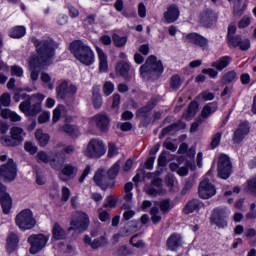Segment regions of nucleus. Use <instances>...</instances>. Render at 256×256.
<instances>
[{
  "instance_id": "nucleus-1",
  "label": "nucleus",
  "mask_w": 256,
  "mask_h": 256,
  "mask_svg": "<svg viewBox=\"0 0 256 256\" xmlns=\"http://www.w3.org/2000/svg\"><path fill=\"white\" fill-rule=\"evenodd\" d=\"M32 43H34L37 51V56H31L29 60L30 67V79L35 83L39 79V73L41 67H46V65H51L53 57H55V49H57V44L53 40H39L37 38H32Z\"/></svg>"
},
{
  "instance_id": "nucleus-2",
  "label": "nucleus",
  "mask_w": 256,
  "mask_h": 256,
  "mask_svg": "<svg viewBox=\"0 0 256 256\" xmlns=\"http://www.w3.org/2000/svg\"><path fill=\"white\" fill-rule=\"evenodd\" d=\"M70 51L83 65H93L95 62V54L93 50L81 40H76L70 44Z\"/></svg>"
},
{
  "instance_id": "nucleus-3",
  "label": "nucleus",
  "mask_w": 256,
  "mask_h": 256,
  "mask_svg": "<svg viewBox=\"0 0 256 256\" xmlns=\"http://www.w3.org/2000/svg\"><path fill=\"white\" fill-rule=\"evenodd\" d=\"M163 62L157 60V57L151 55L147 58L146 62L140 67L141 77H161L163 75Z\"/></svg>"
},
{
  "instance_id": "nucleus-4",
  "label": "nucleus",
  "mask_w": 256,
  "mask_h": 256,
  "mask_svg": "<svg viewBox=\"0 0 256 256\" xmlns=\"http://www.w3.org/2000/svg\"><path fill=\"white\" fill-rule=\"evenodd\" d=\"M105 153H107L105 143H103V140L95 138L88 142V145L84 150V155L85 157H88V159H101Z\"/></svg>"
},
{
  "instance_id": "nucleus-5",
  "label": "nucleus",
  "mask_w": 256,
  "mask_h": 256,
  "mask_svg": "<svg viewBox=\"0 0 256 256\" xmlns=\"http://www.w3.org/2000/svg\"><path fill=\"white\" fill-rule=\"evenodd\" d=\"M15 223L21 231L33 229L37 225V221L33 217L31 209H24L15 218Z\"/></svg>"
},
{
  "instance_id": "nucleus-6",
  "label": "nucleus",
  "mask_w": 256,
  "mask_h": 256,
  "mask_svg": "<svg viewBox=\"0 0 256 256\" xmlns=\"http://www.w3.org/2000/svg\"><path fill=\"white\" fill-rule=\"evenodd\" d=\"M56 93L59 99H73L77 95V86L67 80H62L56 88Z\"/></svg>"
},
{
  "instance_id": "nucleus-7",
  "label": "nucleus",
  "mask_w": 256,
  "mask_h": 256,
  "mask_svg": "<svg viewBox=\"0 0 256 256\" xmlns=\"http://www.w3.org/2000/svg\"><path fill=\"white\" fill-rule=\"evenodd\" d=\"M49 241V237L44 234H32L28 237V243H30V253L31 255H37L39 251L45 249L47 242Z\"/></svg>"
},
{
  "instance_id": "nucleus-8",
  "label": "nucleus",
  "mask_w": 256,
  "mask_h": 256,
  "mask_svg": "<svg viewBox=\"0 0 256 256\" xmlns=\"http://www.w3.org/2000/svg\"><path fill=\"white\" fill-rule=\"evenodd\" d=\"M70 225L68 231H79V233L87 231L90 225L89 215L85 212H78L77 219H72Z\"/></svg>"
},
{
  "instance_id": "nucleus-9",
  "label": "nucleus",
  "mask_w": 256,
  "mask_h": 256,
  "mask_svg": "<svg viewBox=\"0 0 256 256\" xmlns=\"http://www.w3.org/2000/svg\"><path fill=\"white\" fill-rule=\"evenodd\" d=\"M0 177L4 181H15L17 177V164L13 159H9L6 164L0 166Z\"/></svg>"
},
{
  "instance_id": "nucleus-10",
  "label": "nucleus",
  "mask_w": 256,
  "mask_h": 256,
  "mask_svg": "<svg viewBox=\"0 0 256 256\" xmlns=\"http://www.w3.org/2000/svg\"><path fill=\"white\" fill-rule=\"evenodd\" d=\"M227 217H229V210L227 208H215L212 212L210 220L217 227H227Z\"/></svg>"
},
{
  "instance_id": "nucleus-11",
  "label": "nucleus",
  "mask_w": 256,
  "mask_h": 256,
  "mask_svg": "<svg viewBox=\"0 0 256 256\" xmlns=\"http://www.w3.org/2000/svg\"><path fill=\"white\" fill-rule=\"evenodd\" d=\"M231 160L229 156L225 154H221L218 160V176L221 179H229L231 175Z\"/></svg>"
},
{
  "instance_id": "nucleus-12",
  "label": "nucleus",
  "mask_w": 256,
  "mask_h": 256,
  "mask_svg": "<svg viewBox=\"0 0 256 256\" xmlns=\"http://www.w3.org/2000/svg\"><path fill=\"white\" fill-rule=\"evenodd\" d=\"M19 109L26 115V117H36V115L41 113V103L36 102L31 105V99H27L20 103Z\"/></svg>"
},
{
  "instance_id": "nucleus-13",
  "label": "nucleus",
  "mask_w": 256,
  "mask_h": 256,
  "mask_svg": "<svg viewBox=\"0 0 256 256\" xmlns=\"http://www.w3.org/2000/svg\"><path fill=\"white\" fill-rule=\"evenodd\" d=\"M217 193L215 186L209 182V179L205 178L199 184L198 195L201 199H211Z\"/></svg>"
},
{
  "instance_id": "nucleus-14",
  "label": "nucleus",
  "mask_w": 256,
  "mask_h": 256,
  "mask_svg": "<svg viewBox=\"0 0 256 256\" xmlns=\"http://www.w3.org/2000/svg\"><path fill=\"white\" fill-rule=\"evenodd\" d=\"M185 43H191L192 45H197L203 51H207L209 48V40L197 33H190L184 38Z\"/></svg>"
},
{
  "instance_id": "nucleus-15",
  "label": "nucleus",
  "mask_w": 256,
  "mask_h": 256,
  "mask_svg": "<svg viewBox=\"0 0 256 256\" xmlns=\"http://www.w3.org/2000/svg\"><path fill=\"white\" fill-rule=\"evenodd\" d=\"M93 179L96 185L103 191H106V189H113V186L115 185L113 179L109 178V175L105 176V174H103V170H98Z\"/></svg>"
},
{
  "instance_id": "nucleus-16",
  "label": "nucleus",
  "mask_w": 256,
  "mask_h": 256,
  "mask_svg": "<svg viewBox=\"0 0 256 256\" xmlns=\"http://www.w3.org/2000/svg\"><path fill=\"white\" fill-rule=\"evenodd\" d=\"M6 191L7 188L0 182V203L2 205L3 213H5V215H9L11 207L13 205V200Z\"/></svg>"
},
{
  "instance_id": "nucleus-17",
  "label": "nucleus",
  "mask_w": 256,
  "mask_h": 256,
  "mask_svg": "<svg viewBox=\"0 0 256 256\" xmlns=\"http://www.w3.org/2000/svg\"><path fill=\"white\" fill-rule=\"evenodd\" d=\"M228 44L230 47H239L241 51H249L251 49V41L249 39L241 38V36H230L228 38Z\"/></svg>"
},
{
  "instance_id": "nucleus-18",
  "label": "nucleus",
  "mask_w": 256,
  "mask_h": 256,
  "mask_svg": "<svg viewBox=\"0 0 256 256\" xmlns=\"http://www.w3.org/2000/svg\"><path fill=\"white\" fill-rule=\"evenodd\" d=\"M249 131H251V128L247 122L240 123L237 129L234 131L232 137L233 142L237 144L241 143L243 139L249 135Z\"/></svg>"
},
{
  "instance_id": "nucleus-19",
  "label": "nucleus",
  "mask_w": 256,
  "mask_h": 256,
  "mask_svg": "<svg viewBox=\"0 0 256 256\" xmlns=\"http://www.w3.org/2000/svg\"><path fill=\"white\" fill-rule=\"evenodd\" d=\"M65 163V154L62 152L50 153V166L55 171H61Z\"/></svg>"
},
{
  "instance_id": "nucleus-20",
  "label": "nucleus",
  "mask_w": 256,
  "mask_h": 256,
  "mask_svg": "<svg viewBox=\"0 0 256 256\" xmlns=\"http://www.w3.org/2000/svg\"><path fill=\"white\" fill-rule=\"evenodd\" d=\"M83 241L85 245H89L91 249H99L101 247H107V245L109 244V241L105 236H100L99 238H96L92 241L89 235H85Z\"/></svg>"
},
{
  "instance_id": "nucleus-21",
  "label": "nucleus",
  "mask_w": 256,
  "mask_h": 256,
  "mask_svg": "<svg viewBox=\"0 0 256 256\" xmlns=\"http://www.w3.org/2000/svg\"><path fill=\"white\" fill-rule=\"evenodd\" d=\"M183 245V239L181 238V234H171L166 241V247L169 251H177L179 247Z\"/></svg>"
},
{
  "instance_id": "nucleus-22",
  "label": "nucleus",
  "mask_w": 256,
  "mask_h": 256,
  "mask_svg": "<svg viewBox=\"0 0 256 256\" xmlns=\"http://www.w3.org/2000/svg\"><path fill=\"white\" fill-rule=\"evenodd\" d=\"M92 121L95 122L96 126L100 129V131H108L110 120L107 115L97 114L94 117H92Z\"/></svg>"
},
{
  "instance_id": "nucleus-23",
  "label": "nucleus",
  "mask_w": 256,
  "mask_h": 256,
  "mask_svg": "<svg viewBox=\"0 0 256 256\" xmlns=\"http://www.w3.org/2000/svg\"><path fill=\"white\" fill-rule=\"evenodd\" d=\"M217 21V16L213 10H205L200 14V22L204 27H211Z\"/></svg>"
},
{
  "instance_id": "nucleus-24",
  "label": "nucleus",
  "mask_w": 256,
  "mask_h": 256,
  "mask_svg": "<svg viewBox=\"0 0 256 256\" xmlns=\"http://www.w3.org/2000/svg\"><path fill=\"white\" fill-rule=\"evenodd\" d=\"M166 23H175L179 19V8L175 5H170L164 13Z\"/></svg>"
},
{
  "instance_id": "nucleus-25",
  "label": "nucleus",
  "mask_w": 256,
  "mask_h": 256,
  "mask_svg": "<svg viewBox=\"0 0 256 256\" xmlns=\"http://www.w3.org/2000/svg\"><path fill=\"white\" fill-rule=\"evenodd\" d=\"M130 69L131 66H129V63L122 61L117 64L116 73L123 77L126 81H129L131 79V75H129Z\"/></svg>"
},
{
  "instance_id": "nucleus-26",
  "label": "nucleus",
  "mask_w": 256,
  "mask_h": 256,
  "mask_svg": "<svg viewBox=\"0 0 256 256\" xmlns=\"http://www.w3.org/2000/svg\"><path fill=\"white\" fill-rule=\"evenodd\" d=\"M229 63H231V57L222 56L218 60L212 62L211 67H214L217 71H223V69L229 67Z\"/></svg>"
},
{
  "instance_id": "nucleus-27",
  "label": "nucleus",
  "mask_w": 256,
  "mask_h": 256,
  "mask_svg": "<svg viewBox=\"0 0 256 256\" xmlns=\"http://www.w3.org/2000/svg\"><path fill=\"white\" fill-rule=\"evenodd\" d=\"M10 135L11 137L14 138V140L16 141V143L18 145H21V143H23V140L25 139V130H23V128L21 127H12L10 129Z\"/></svg>"
},
{
  "instance_id": "nucleus-28",
  "label": "nucleus",
  "mask_w": 256,
  "mask_h": 256,
  "mask_svg": "<svg viewBox=\"0 0 256 256\" xmlns=\"http://www.w3.org/2000/svg\"><path fill=\"white\" fill-rule=\"evenodd\" d=\"M199 111V104L195 101L191 102L188 106V110L183 114V118L186 119V121H191L195 115H197V112Z\"/></svg>"
},
{
  "instance_id": "nucleus-29",
  "label": "nucleus",
  "mask_w": 256,
  "mask_h": 256,
  "mask_svg": "<svg viewBox=\"0 0 256 256\" xmlns=\"http://www.w3.org/2000/svg\"><path fill=\"white\" fill-rule=\"evenodd\" d=\"M52 235L53 239H55L56 241H61L67 238V232H65V230L58 223L54 224L52 229Z\"/></svg>"
},
{
  "instance_id": "nucleus-30",
  "label": "nucleus",
  "mask_w": 256,
  "mask_h": 256,
  "mask_svg": "<svg viewBox=\"0 0 256 256\" xmlns=\"http://www.w3.org/2000/svg\"><path fill=\"white\" fill-rule=\"evenodd\" d=\"M92 103L95 109H101L103 106V98L99 93V87L94 86L92 89Z\"/></svg>"
},
{
  "instance_id": "nucleus-31",
  "label": "nucleus",
  "mask_w": 256,
  "mask_h": 256,
  "mask_svg": "<svg viewBox=\"0 0 256 256\" xmlns=\"http://www.w3.org/2000/svg\"><path fill=\"white\" fill-rule=\"evenodd\" d=\"M199 209H201V202L197 199H192L186 204L184 208V213L185 215H189L190 213H195V211H199Z\"/></svg>"
},
{
  "instance_id": "nucleus-32",
  "label": "nucleus",
  "mask_w": 256,
  "mask_h": 256,
  "mask_svg": "<svg viewBox=\"0 0 256 256\" xmlns=\"http://www.w3.org/2000/svg\"><path fill=\"white\" fill-rule=\"evenodd\" d=\"M98 58H99V69L101 73H105L109 69V64L107 63V55L101 48H97Z\"/></svg>"
},
{
  "instance_id": "nucleus-33",
  "label": "nucleus",
  "mask_w": 256,
  "mask_h": 256,
  "mask_svg": "<svg viewBox=\"0 0 256 256\" xmlns=\"http://www.w3.org/2000/svg\"><path fill=\"white\" fill-rule=\"evenodd\" d=\"M17 245H19V236L15 233H11L7 239V251L13 253V251L17 249Z\"/></svg>"
},
{
  "instance_id": "nucleus-34",
  "label": "nucleus",
  "mask_w": 256,
  "mask_h": 256,
  "mask_svg": "<svg viewBox=\"0 0 256 256\" xmlns=\"http://www.w3.org/2000/svg\"><path fill=\"white\" fill-rule=\"evenodd\" d=\"M79 169L77 166H74L72 164H66L62 168V175H65V177H68L69 179H74V177H77Z\"/></svg>"
},
{
  "instance_id": "nucleus-35",
  "label": "nucleus",
  "mask_w": 256,
  "mask_h": 256,
  "mask_svg": "<svg viewBox=\"0 0 256 256\" xmlns=\"http://www.w3.org/2000/svg\"><path fill=\"white\" fill-rule=\"evenodd\" d=\"M154 108H155V102L150 101L147 103V105L140 108L136 112V117H147V115H149V113H151V111H153Z\"/></svg>"
},
{
  "instance_id": "nucleus-36",
  "label": "nucleus",
  "mask_w": 256,
  "mask_h": 256,
  "mask_svg": "<svg viewBox=\"0 0 256 256\" xmlns=\"http://www.w3.org/2000/svg\"><path fill=\"white\" fill-rule=\"evenodd\" d=\"M35 137L39 142V144L41 145V147H45L49 143V139H50L49 134L43 133V130H36Z\"/></svg>"
},
{
  "instance_id": "nucleus-37",
  "label": "nucleus",
  "mask_w": 256,
  "mask_h": 256,
  "mask_svg": "<svg viewBox=\"0 0 256 256\" xmlns=\"http://www.w3.org/2000/svg\"><path fill=\"white\" fill-rule=\"evenodd\" d=\"M25 33L26 30L23 26H16L9 31V35L12 39H21V37H24Z\"/></svg>"
},
{
  "instance_id": "nucleus-38",
  "label": "nucleus",
  "mask_w": 256,
  "mask_h": 256,
  "mask_svg": "<svg viewBox=\"0 0 256 256\" xmlns=\"http://www.w3.org/2000/svg\"><path fill=\"white\" fill-rule=\"evenodd\" d=\"M216 111H217V104L209 103L203 107L201 115L202 117H204V119H207V117H209L211 113H215Z\"/></svg>"
},
{
  "instance_id": "nucleus-39",
  "label": "nucleus",
  "mask_w": 256,
  "mask_h": 256,
  "mask_svg": "<svg viewBox=\"0 0 256 256\" xmlns=\"http://www.w3.org/2000/svg\"><path fill=\"white\" fill-rule=\"evenodd\" d=\"M235 79H237V72L229 71L223 75L221 83L222 85H230V83H233Z\"/></svg>"
},
{
  "instance_id": "nucleus-40",
  "label": "nucleus",
  "mask_w": 256,
  "mask_h": 256,
  "mask_svg": "<svg viewBox=\"0 0 256 256\" xmlns=\"http://www.w3.org/2000/svg\"><path fill=\"white\" fill-rule=\"evenodd\" d=\"M144 191L147 193V195H150V197H157V195H161L163 193L157 187L149 184L145 185Z\"/></svg>"
},
{
  "instance_id": "nucleus-41",
  "label": "nucleus",
  "mask_w": 256,
  "mask_h": 256,
  "mask_svg": "<svg viewBox=\"0 0 256 256\" xmlns=\"http://www.w3.org/2000/svg\"><path fill=\"white\" fill-rule=\"evenodd\" d=\"M0 141L4 147H17L19 145L13 136H4Z\"/></svg>"
},
{
  "instance_id": "nucleus-42",
  "label": "nucleus",
  "mask_w": 256,
  "mask_h": 256,
  "mask_svg": "<svg viewBox=\"0 0 256 256\" xmlns=\"http://www.w3.org/2000/svg\"><path fill=\"white\" fill-rule=\"evenodd\" d=\"M121 169V164L116 162L107 172L109 179H115L119 175V170Z\"/></svg>"
},
{
  "instance_id": "nucleus-43",
  "label": "nucleus",
  "mask_w": 256,
  "mask_h": 256,
  "mask_svg": "<svg viewBox=\"0 0 256 256\" xmlns=\"http://www.w3.org/2000/svg\"><path fill=\"white\" fill-rule=\"evenodd\" d=\"M159 208L162 211V213H169V211H171V209H173V204L171 203V200H169V199L162 200L159 203Z\"/></svg>"
},
{
  "instance_id": "nucleus-44",
  "label": "nucleus",
  "mask_w": 256,
  "mask_h": 256,
  "mask_svg": "<svg viewBox=\"0 0 256 256\" xmlns=\"http://www.w3.org/2000/svg\"><path fill=\"white\" fill-rule=\"evenodd\" d=\"M151 215V221L154 223V225H157V223H161V215H159V208L152 207L150 210Z\"/></svg>"
},
{
  "instance_id": "nucleus-45",
  "label": "nucleus",
  "mask_w": 256,
  "mask_h": 256,
  "mask_svg": "<svg viewBox=\"0 0 256 256\" xmlns=\"http://www.w3.org/2000/svg\"><path fill=\"white\" fill-rule=\"evenodd\" d=\"M113 91H115V84H113V82L111 81L105 82L103 85L104 95H106V97H109V95H111Z\"/></svg>"
},
{
  "instance_id": "nucleus-46",
  "label": "nucleus",
  "mask_w": 256,
  "mask_h": 256,
  "mask_svg": "<svg viewBox=\"0 0 256 256\" xmlns=\"http://www.w3.org/2000/svg\"><path fill=\"white\" fill-rule=\"evenodd\" d=\"M113 41L116 47H124V45L127 43V38L126 36H119L114 34Z\"/></svg>"
},
{
  "instance_id": "nucleus-47",
  "label": "nucleus",
  "mask_w": 256,
  "mask_h": 256,
  "mask_svg": "<svg viewBox=\"0 0 256 256\" xmlns=\"http://www.w3.org/2000/svg\"><path fill=\"white\" fill-rule=\"evenodd\" d=\"M37 161L38 163H50L51 154L48 155L47 153L40 151L37 154Z\"/></svg>"
},
{
  "instance_id": "nucleus-48",
  "label": "nucleus",
  "mask_w": 256,
  "mask_h": 256,
  "mask_svg": "<svg viewBox=\"0 0 256 256\" xmlns=\"http://www.w3.org/2000/svg\"><path fill=\"white\" fill-rule=\"evenodd\" d=\"M65 107L63 105H59L58 107H56L53 111V123H57V121H59V119H61V111H64Z\"/></svg>"
},
{
  "instance_id": "nucleus-49",
  "label": "nucleus",
  "mask_w": 256,
  "mask_h": 256,
  "mask_svg": "<svg viewBox=\"0 0 256 256\" xmlns=\"http://www.w3.org/2000/svg\"><path fill=\"white\" fill-rule=\"evenodd\" d=\"M119 155V148L115 145V143L108 144V157H115Z\"/></svg>"
},
{
  "instance_id": "nucleus-50",
  "label": "nucleus",
  "mask_w": 256,
  "mask_h": 256,
  "mask_svg": "<svg viewBox=\"0 0 256 256\" xmlns=\"http://www.w3.org/2000/svg\"><path fill=\"white\" fill-rule=\"evenodd\" d=\"M69 197H71V190L66 186L62 187L61 201H63L64 203H67V201H69Z\"/></svg>"
},
{
  "instance_id": "nucleus-51",
  "label": "nucleus",
  "mask_w": 256,
  "mask_h": 256,
  "mask_svg": "<svg viewBox=\"0 0 256 256\" xmlns=\"http://www.w3.org/2000/svg\"><path fill=\"white\" fill-rule=\"evenodd\" d=\"M170 85L172 89H179L181 87V78L179 75H174L171 77Z\"/></svg>"
},
{
  "instance_id": "nucleus-52",
  "label": "nucleus",
  "mask_w": 256,
  "mask_h": 256,
  "mask_svg": "<svg viewBox=\"0 0 256 256\" xmlns=\"http://www.w3.org/2000/svg\"><path fill=\"white\" fill-rule=\"evenodd\" d=\"M221 135V132H218L212 137V141L210 144L212 149H216V147H219V144L221 143Z\"/></svg>"
},
{
  "instance_id": "nucleus-53",
  "label": "nucleus",
  "mask_w": 256,
  "mask_h": 256,
  "mask_svg": "<svg viewBox=\"0 0 256 256\" xmlns=\"http://www.w3.org/2000/svg\"><path fill=\"white\" fill-rule=\"evenodd\" d=\"M188 167H191V162H186V166L178 168L177 174L180 175V177H185L186 175H189Z\"/></svg>"
},
{
  "instance_id": "nucleus-54",
  "label": "nucleus",
  "mask_w": 256,
  "mask_h": 256,
  "mask_svg": "<svg viewBox=\"0 0 256 256\" xmlns=\"http://www.w3.org/2000/svg\"><path fill=\"white\" fill-rule=\"evenodd\" d=\"M0 103L3 105V107H9L11 105V96L7 93L0 96Z\"/></svg>"
},
{
  "instance_id": "nucleus-55",
  "label": "nucleus",
  "mask_w": 256,
  "mask_h": 256,
  "mask_svg": "<svg viewBox=\"0 0 256 256\" xmlns=\"http://www.w3.org/2000/svg\"><path fill=\"white\" fill-rule=\"evenodd\" d=\"M167 166V152L163 151L158 157V167Z\"/></svg>"
},
{
  "instance_id": "nucleus-56",
  "label": "nucleus",
  "mask_w": 256,
  "mask_h": 256,
  "mask_svg": "<svg viewBox=\"0 0 256 256\" xmlns=\"http://www.w3.org/2000/svg\"><path fill=\"white\" fill-rule=\"evenodd\" d=\"M148 185H152V187L160 189V191L163 193V180L161 178H154Z\"/></svg>"
},
{
  "instance_id": "nucleus-57",
  "label": "nucleus",
  "mask_w": 256,
  "mask_h": 256,
  "mask_svg": "<svg viewBox=\"0 0 256 256\" xmlns=\"http://www.w3.org/2000/svg\"><path fill=\"white\" fill-rule=\"evenodd\" d=\"M63 129H64V132L67 133V135L73 136V135H76L77 133V128L71 124L64 125Z\"/></svg>"
},
{
  "instance_id": "nucleus-58",
  "label": "nucleus",
  "mask_w": 256,
  "mask_h": 256,
  "mask_svg": "<svg viewBox=\"0 0 256 256\" xmlns=\"http://www.w3.org/2000/svg\"><path fill=\"white\" fill-rule=\"evenodd\" d=\"M25 151L31 153V155H35L37 153V147L33 145L31 142H26L24 146Z\"/></svg>"
},
{
  "instance_id": "nucleus-59",
  "label": "nucleus",
  "mask_w": 256,
  "mask_h": 256,
  "mask_svg": "<svg viewBox=\"0 0 256 256\" xmlns=\"http://www.w3.org/2000/svg\"><path fill=\"white\" fill-rule=\"evenodd\" d=\"M202 73L204 75H209V77H211L212 79H215V77H217V75H219V72H217V70L213 69V68H205L202 70Z\"/></svg>"
},
{
  "instance_id": "nucleus-60",
  "label": "nucleus",
  "mask_w": 256,
  "mask_h": 256,
  "mask_svg": "<svg viewBox=\"0 0 256 256\" xmlns=\"http://www.w3.org/2000/svg\"><path fill=\"white\" fill-rule=\"evenodd\" d=\"M138 15L142 19H145V17H147V7H145L144 3H140L138 5Z\"/></svg>"
},
{
  "instance_id": "nucleus-61",
  "label": "nucleus",
  "mask_w": 256,
  "mask_h": 256,
  "mask_svg": "<svg viewBox=\"0 0 256 256\" xmlns=\"http://www.w3.org/2000/svg\"><path fill=\"white\" fill-rule=\"evenodd\" d=\"M68 11H69V16L72 19H75V18L79 17V9H77L75 6L69 5L68 6Z\"/></svg>"
},
{
  "instance_id": "nucleus-62",
  "label": "nucleus",
  "mask_w": 256,
  "mask_h": 256,
  "mask_svg": "<svg viewBox=\"0 0 256 256\" xmlns=\"http://www.w3.org/2000/svg\"><path fill=\"white\" fill-rule=\"evenodd\" d=\"M200 125H203V119L202 118H198L192 125L190 128L191 133H195L198 131Z\"/></svg>"
},
{
  "instance_id": "nucleus-63",
  "label": "nucleus",
  "mask_w": 256,
  "mask_h": 256,
  "mask_svg": "<svg viewBox=\"0 0 256 256\" xmlns=\"http://www.w3.org/2000/svg\"><path fill=\"white\" fill-rule=\"evenodd\" d=\"M11 73L16 77H23V68H21V66H13L11 68Z\"/></svg>"
},
{
  "instance_id": "nucleus-64",
  "label": "nucleus",
  "mask_w": 256,
  "mask_h": 256,
  "mask_svg": "<svg viewBox=\"0 0 256 256\" xmlns=\"http://www.w3.org/2000/svg\"><path fill=\"white\" fill-rule=\"evenodd\" d=\"M248 189L251 191V193H255L256 195V176L248 180Z\"/></svg>"
}]
</instances>
